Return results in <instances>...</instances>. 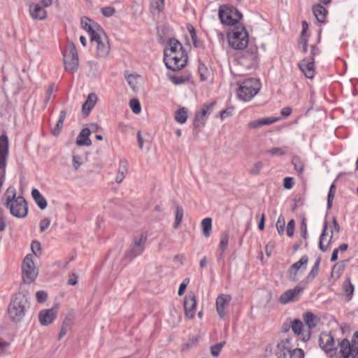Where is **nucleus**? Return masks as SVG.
<instances>
[{"mask_svg":"<svg viewBox=\"0 0 358 358\" xmlns=\"http://www.w3.org/2000/svg\"><path fill=\"white\" fill-rule=\"evenodd\" d=\"M5 196L6 199V205L14 217L23 218L27 215L28 207L27 202L22 196H16V190L14 187H9Z\"/></svg>","mask_w":358,"mask_h":358,"instance_id":"nucleus-1","label":"nucleus"},{"mask_svg":"<svg viewBox=\"0 0 358 358\" xmlns=\"http://www.w3.org/2000/svg\"><path fill=\"white\" fill-rule=\"evenodd\" d=\"M238 97L244 101H250L260 90L261 85L259 80L255 78L245 79L238 83Z\"/></svg>","mask_w":358,"mask_h":358,"instance_id":"nucleus-2","label":"nucleus"},{"mask_svg":"<svg viewBox=\"0 0 358 358\" xmlns=\"http://www.w3.org/2000/svg\"><path fill=\"white\" fill-rule=\"evenodd\" d=\"M229 45L236 50H243L249 42L248 33L243 24L234 27L228 34Z\"/></svg>","mask_w":358,"mask_h":358,"instance_id":"nucleus-3","label":"nucleus"},{"mask_svg":"<svg viewBox=\"0 0 358 358\" xmlns=\"http://www.w3.org/2000/svg\"><path fill=\"white\" fill-rule=\"evenodd\" d=\"M29 303L25 296L21 293L15 295L8 308V315L14 322L20 321L25 315Z\"/></svg>","mask_w":358,"mask_h":358,"instance_id":"nucleus-4","label":"nucleus"},{"mask_svg":"<svg viewBox=\"0 0 358 358\" xmlns=\"http://www.w3.org/2000/svg\"><path fill=\"white\" fill-rule=\"evenodd\" d=\"M219 18L221 22L226 26H238L243 24L240 22L243 15L234 7L222 5L219 8Z\"/></svg>","mask_w":358,"mask_h":358,"instance_id":"nucleus-5","label":"nucleus"},{"mask_svg":"<svg viewBox=\"0 0 358 358\" xmlns=\"http://www.w3.org/2000/svg\"><path fill=\"white\" fill-rule=\"evenodd\" d=\"M339 354L338 358H358V331L352 336L351 343L344 338L338 343Z\"/></svg>","mask_w":358,"mask_h":358,"instance_id":"nucleus-6","label":"nucleus"},{"mask_svg":"<svg viewBox=\"0 0 358 358\" xmlns=\"http://www.w3.org/2000/svg\"><path fill=\"white\" fill-rule=\"evenodd\" d=\"M64 65L66 71L74 73L79 66L78 54L75 45L71 43L69 44L63 53Z\"/></svg>","mask_w":358,"mask_h":358,"instance_id":"nucleus-7","label":"nucleus"},{"mask_svg":"<svg viewBox=\"0 0 358 358\" xmlns=\"http://www.w3.org/2000/svg\"><path fill=\"white\" fill-rule=\"evenodd\" d=\"M147 234L141 233V234L134 237L133 244L131 248L126 252L124 259L131 262L136 257L143 254L145 250V245L147 241Z\"/></svg>","mask_w":358,"mask_h":358,"instance_id":"nucleus-8","label":"nucleus"},{"mask_svg":"<svg viewBox=\"0 0 358 358\" xmlns=\"http://www.w3.org/2000/svg\"><path fill=\"white\" fill-rule=\"evenodd\" d=\"M92 43H96V55L99 57H106L110 52V45L108 37L103 30L99 31L96 35H93L90 39Z\"/></svg>","mask_w":358,"mask_h":358,"instance_id":"nucleus-9","label":"nucleus"},{"mask_svg":"<svg viewBox=\"0 0 358 358\" xmlns=\"http://www.w3.org/2000/svg\"><path fill=\"white\" fill-rule=\"evenodd\" d=\"M22 274L24 281L27 283L32 282L37 276V272L34 266L32 255H27L23 261Z\"/></svg>","mask_w":358,"mask_h":358,"instance_id":"nucleus-10","label":"nucleus"},{"mask_svg":"<svg viewBox=\"0 0 358 358\" xmlns=\"http://www.w3.org/2000/svg\"><path fill=\"white\" fill-rule=\"evenodd\" d=\"M238 62L247 69L255 66L258 62L257 48L250 46L238 58Z\"/></svg>","mask_w":358,"mask_h":358,"instance_id":"nucleus-11","label":"nucleus"},{"mask_svg":"<svg viewBox=\"0 0 358 358\" xmlns=\"http://www.w3.org/2000/svg\"><path fill=\"white\" fill-rule=\"evenodd\" d=\"M308 263V257L306 255H303L301 259L296 263L291 265L287 271V278L292 282L298 280V275L300 273L306 271Z\"/></svg>","mask_w":358,"mask_h":358,"instance_id":"nucleus-12","label":"nucleus"},{"mask_svg":"<svg viewBox=\"0 0 358 358\" xmlns=\"http://www.w3.org/2000/svg\"><path fill=\"white\" fill-rule=\"evenodd\" d=\"M319 345L320 348L330 357H332L336 350L334 338L330 333L322 332L320 335Z\"/></svg>","mask_w":358,"mask_h":358,"instance_id":"nucleus-13","label":"nucleus"},{"mask_svg":"<svg viewBox=\"0 0 358 358\" xmlns=\"http://www.w3.org/2000/svg\"><path fill=\"white\" fill-rule=\"evenodd\" d=\"M296 348L292 343V339H282L276 345L275 355L277 358H287Z\"/></svg>","mask_w":358,"mask_h":358,"instance_id":"nucleus-14","label":"nucleus"},{"mask_svg":"<svg viewBox=\"0 0 358 358\" xmlns=\"http://www.w3.org/2000/svg\"><path fill=\"white\" fill-rule=\"evenodd\" d=\"M303 291V288L299 285L296 286L294 289H288L280 295L279 302L285 305L289 302L297 301Z\"/></svg>","mask_w":358,"mask_h":358,"instance_id":"nucleus-15","label":"nucleus"},{"mask_svg":"<svg viewBox=\"0 0 358 358\" xmlns=\"http://www.w3.org/2000/svg\"><path fill=\"white\" fill-rule=\"evenodd\" d=\"M166 67L174 71H179L184 68L187 62V56L176 57L164 59Z\"/></svg>","mask_w":358,"mask_h":358,"instance_id":"nucleus-16","label":"nucleus"},{"mask_svg":"<svg viewBox=\"0 0 358 358\" xmlns=\"http://www.w3.org/2000/svg\"><path fill=\"white\" fill-rule=\"evenodd\" d=\"M299 67L307 78L312 79L315 76L314 58L309 57L299 63Z\"/></svg>","mask_w":358,"mask_h":358,"instance_id":"nucleus-17","label":"nucleus"},{"mask_svg":"<svg viewBox=\"0 0 358 358\" xmlns=\"http://www.w3.org/2000/svg\"><path fill=\"white\" fill-rule=\"evenodd\" d=\"M291 328L293 332L299 336L303 341H306L310 338V331L304 329L303 322L298 319L294 320L291 322Z\"/></svg>","mask_w":358,"mask_h":358,"instance_id":"nucleus-18","label":"nucleus"},{"mask_svg":"<svg viewBox=\"0 0 358 358\" xmlns=\"http://www.w3.org/2000/svg\"><path fill=\"white\" fill-rule=\"evenodd\" d=\"M196 306V296L194 294H189L184 299V308L186 316L192 319L194 317V310Z\"/></svg>","mask_w":358,"mask_h":358,"instance_id":"nucleus-19","label":"nucleus"},{"mask_svg":"<svg viewBox=\"0 0 358 358\" xmlns=\"http://www.w3.org/2000/svg\"><path fill=\"white\" fill-rule=\"evenodd\" d=\"M81 25L82 27L89 33L90 39L93 35H96V34L99 33V31L103 30L97 23L87 17H83L81 18Z\"/></svg>","mask_w":358,"mask_h":358,"instance_id":"nucleus-20","label":"nucleus"},{"mask_svg":"<svg viewBox=\"0 0 358 358\" xmlns=\"http://www.w3.org/2000/svg\"><path fill=\"white\" fill-rule=\"evenodd\" d=\"M57 313V311L55 308L42 310L38 315L41 324L43 326L51 324L55 320Z\"/></svg>","mask_w":358,"mask_h":358,"instance_id":"nucleus-21","label":"nucleus"},{"mask_svg":"<svg viewBox=\"0 0 358 358\" xmlns=\"http://www.w3.org/2000/svg\"><path fill=\"white\" fill-rule=\"evenodd\" d=\"M231 297L229 294H220L216 299V309L218 315L221 318H224L226 315L224 309L231 301Z\"/></svg>","mask_w":358,"mask_h":358,"instance_id":"nucleus-22","label":"nucleus"},{"mask_svg":"<svg viewBox=\"0 0 358 358\" xmlns=\"http://www.w3.org/2000/svg\"><path fill=\"white\" fill-rule=\"evenodd\" d=\"M29 13L34 20H42L47 16L46 10L38 3H32L29 6Z\"/></svg>","mask_w":358,"mask_h":358,"instance_id":"nucleus-23","label":"nucleus"},{"mask_svg":"<svg viewBox=\"0 0 358 358\" xmlns=\"http://www.w3.org/2000/svg\"><path fill=\"white\" fill-rule=\"evenodd\" d=\"M279 120L278 117H266L248 122V127L250 129H258L264 125L271 124Z\"/></svg>","mask_w":358,"mask_h":358,"instance_id":"nucleus-24","label":"nucleus"},{"mask_svg":"<svg viewBox=\"0 0 358 358\" xmlns=\"http://www.w3.org/2000/svg\"><path fill=\"white\" fill-rule=\"evenodd\" d=\"M91 131L88 128L83 129L78 134L76 140V143L80 145L89 146L92 145V141L90 139Z\"/></svg>","mask_w":358,"mask_h":358,"instance_id":"nucleus-25","label":"nucleus"},{"mask_svg":"<svg viewBox=\"0 0 358 358\" xmlns=\"http://www.w3.org/2000/svg\"><path fill=\"white\" fill-rule=\"evenodd\" d=\"M97 100V96L94 93H90L85 102L83 103L82 107V112L84 115L87 116L89 115L90 111L94 108Z\"/></svg>","mask_w":358,"mask_h":358,"instance_id":"nucleus-26","label":"nucleus"},{"mask_svg":"<svg viewBox=\"0 0 358 358\" xmlns=\"http://www.w3.org/2000/svg\"><path fill=\"white\" fill-rule=\"evenodd\" d=\"M313 12L317 20L320 23H324L326 20L327 11L324 7L317 4L313 6Z\"/></svg>","mask_w":358,"mask_h":358,"instance_id":"nucleus-27","label":"nucleus"},{"mask_svg":"<svg viewBox=\"0 0 358 358\" xmlns=\"http://www.w3.org/2000/svg\"><path fill=\"white\" fill-rule=\"evenodd\" d=\"M31 196L37 206L41 210H43L47 207L48 203L45 198L41 194V192L37 189H32Z\"/></svg>","mask_w":358,"mask_h":358,"instance_id":"nucleus-28","label":"nucleus"},{"mask_svg":"<svg viewBox=\"0 0 358 358\" xmlns=\"http://www.w3.org/2000/svg\"><path fill=\"white\" fill-rule=\"evenodd\" d=\"M183 50V47L178 41H177L175 38H171L169 41L167 45L164 50V55L168 54V51H171V52H174L177 51L179 52Z\"/></svg>","mask_w":358,"mask_h":358,"instance_id":"nucleus-29","label":"nucleus"},{"mask_svg":"<svg viewBox=\"0 0 358 358\" xmlns=\"http://www.w3.org/2000/svg\"><path fill=\"white\" fill-rule=\"evenodd\" d=\"M127 173V161L125 159H120L119 163V169L115 178V181L120 183L124 178Z\"/></svg>","mask_w":358,"mask_h":358,"instance_id":"nucleus-30","label":"nucleus"},{"mask_svg":"<svg viewBox=\"0 0 358 358\" xmlns=\"http://www.w3.org/2000/svg\"><path fill=\"white\" fill-rule=\"evenodd\" d=\"M164 8V0H150V10L153 15H159Z\"/></svg>","mask_w":358,"mask_h":358,"instance_id":"nucleus-31","label":"nucleus"},{"mask_svg":"<svg viewBox=\"0 0 358 358\" xmlns=\"http://www.w3.org/2000/svg\"><path fill=\"white\" fill-rule=\"evenodd\" d=\"M327 226H328V222L327 220L324 221V227H323V231H322V234L320 235V243H319V247H320V249L322 251V252H325L328 249V247L330 244V242L333 238V231H331V235L329 238V240L328 241L327 243V244H324V237L326 236V231L327 230Z\"/></svg>","mask_w":358,"mask_h":358,"instance_id":"nucleus-32","label":"nucleus"},{"mask_svg":"<svg viewBox=\"0 0 358 358\" xmlns=\"http://www.w3.org/2000/svg\"><path fill=\"white\" fill-rule=\"evenodd\" d=\"M303 320L306 325L308 326L307 331H310V329L315 328L318 323V318L311 313H307L303 315Z\"/></svg>","mask_w":358,"mask_h":358,"instance_id":"nucleus-33","label":"nucleus"},{"mask_svg":"<svg viewBox=\"0 0 358 358\" xmlns=\"http://www.w3.org/2000/svg\"><path fill=\"white\" fill-rule=\"evenodd\" d=\"M66 116V111L65 110H62L59 113V117L57 120L55 127L52 129V134L55 136H58L63 127L64 122L65 120Z\"/></svg>","mask_w":358,"mask_h":358,"instance_id":"nucleus-34","label":"nucleus"},{"mask_svg":"<svg viewBox=\"0 0 358 358\" xmlns=\"http://www.w3.org/2000/svg\"><path fill=\"white\" fill-rule=\"evenodd\" d=\"M203 234L205 237L208 238L212 230V219L210 217L204 218L201 223Z\"/></svg>","mask_w":358,"mask_h":358,"instance_id":"nucleus-35","label":"nucleus"},{"mask_svg":"<svg viewBox=\"0 0 358 358\" xmlns=\"http://www.w3.org/2000/svg\"><path fill=\"white\" fill-rule=\"evenodd\" d=\"M187 110L185 108H181L175 113L174 118L179 124H184L187 120Z\"/></svg>","mask_w":358,"mask_h":358,"instance_id":"nucleus-36","label":"nucleus"},{"mask_svg":"<svg viewBox=\"0 0 358 358\" xmlns=\"http://www.w3.org/2000/svg\"><path fill=\"white\" fill-rule=\"evenodd\" d=\"M343 289L348 297V301H350L352 299L355 290V287L350 278H348L343 282Z\"/></svg>","mask_w":358,"mask_h":358,"instance_id":"nucleus-37","label":"nucleus"},{"mask_svg":"<svg viewBox=\"0 0 358 358\" xmlns=\"http://www.w3.org/2000/svg\"><path fill=\"white\" fill-rule=\"evenodd\" d=\"M292 163L294 166V169L297 171L299 176H302L304 170V163L298 156H294L292 158Z\"/></svg>","mask_w":358,"mask_h":358,"instance_id":"nucleus-38","label":"nucleus"},{"mask_svg":"<svg viewBox=\"0 0 358 358\" xmlns=\"http://www.w3.org/2000/svg\"><path fill=\"white\" fill-rule=\"evenodd\" d=\"M229 243V234L227 232H224L221 235L220 242L219 244V250L220 251L219 258H221L223 252L226 250Z\"/></svg>","mask_w":358,"mask_h":358,"instance_id":"nucleus-39","label":"nucleus"},{"mask_svg":"<svg viewBox=\"0 0 358 358\" xmlns=\"http://www.w3.org/2000/svg\"><path fill=\"white\" fill-rule=\"evenodd\" d=\"M320 264V259L318 258L315 261L314 266H313L312 269L310 270V271L309 272V273L308 274V275L306 277L307 282H311L318 274Z\"/></svg>","mask_w":358,"mask_h":358,"instance_id":"nucleus-40","label":"nucleus"},{"mask_svg":"<svg viewBox=\"0 0 358 358\" xmlns=\"http://www.w3.org/2000/svg\"><path fill=\"white\" fill-rule=\"evenodd\" d=\"M183 208L182 206L177 205L176 206V218L173 224V227L177 229L181 223L183 218Z\"/></svg>","mask_w":358,"mask_h":358,"instance_id":"nucleus-41","label":"nucleus"},{"mask_svg":"<svg viewBox=\"0 0 358 358\" xmlns=\"http://www.w3.org/2000/svg\"><path fill=\"white\" fill-rule=\"evenodd\" d=\"M125 78L133 90H136L138 85V76L136 74H129L125 76Z\"/></svg>","mask_w":358,"mask_h":358,"instance_id":"nucleus-42","label":"nucleus"},{"mask_svg":"<svg viewBox=\"0 0 358 358\" xmlns=\"http://www.w3.org/2000/svg\"><path fill=\"white\" fill-rule=\"evenodd\" d=\"M276 229L278 231V233L280 236L283 235L285 231V220L284 217L280 215L277 220L276 224Z\"/></svg>","mask_w":358,"mask_h":358,"instance_id":"nucleus-43","label":"nucleus"},{"mask_svg":"<svg viewBox=\"0 0 358 358\" xmlns=\"http://www.w3.org/2000/svg\"><path fill=\"white\" fill-rule=\"evenodd\" d=\"M168 78L174 85H182L187 81L188 78L185 76H176L169 74Z\"/></svg>","mask_w":358,"mask_h":358,"instance_id":"nucleus-44","label":"nucleus"},{"mask_svg":"<svg viewBox=\"0 0 358 358\" xmlns=\"http://www.w3.org/2000/svg\"><path fill=\"white\" fill-rule=\"evenodd\" d=\"M336 193V186L333 183L330 186L329 191L328 193V197H327V208L330 209L332 206V201L334 198Z\"/></svg>","mask_w":358,"mask_h":358,"instance_id":"nucleus-45","label":"nucleus"},{"mask_svg":"<svg viewBox=\"0 0 358 358\" xmlns=\"http://www.w3.org/2000/svg\"><path fill=\"white\" fill-rule=\"evenodd\" d=\"M129 106H130V108L134 113L138 114L141 113V107L140 102L138 99H131L129 101Z\"/></svg>","mask_w":358,"mask_h":358,"instance_id":"nucleus-46","label":"nucleus"},{"mask_svg":"<svg viewBox=\"0 0 358 358\" xmlns=\"http://www.w3.org/2000/svg\"><path fill=\"white\" fill-rule=\"evenodd\" d=\"M206 120V118L198 112L194 117V125L195 127L204 126Z\"/></svg>","mask_w":358,"mask_h":358,"instance_id":"nucleus-47","label":"nucleus"},{"mask_svg":"<svg viewBox=\"0 0 358 358\" xmlns=\"http://www.w3.org/2000/svg\"><path fill=\"white\" fill-rule=\"evenodd\" d=\"M224 344H225V342H221V343H217V344L211 346L210 347L211 355L213 357H217L220 355V351H221L222 348H223V346L224 345Z\"/></svg>","mask_w":358,"mask_h":358,"instance_id":"nucleus-48","label":"nucleus"},{"mask_svg":"<svg viewBox=\"0 0 358 358\" xmlns=\"http://www.w3.org/2000/svg\"><path fill=\"white\" fill-rule=\"evenodd\" d=\"M198 71L200 76V80L201 81L206 80L208 74L207 68L203 64H199Z\"/></svg>","mask_w":358,"mask_h":358,"instance_id":"nucleus-49","label":"nucleus"},{"mask_svg":"<svg viewBox=\"0 0 358 358\" xmlns=\"http://www.w3.org/2000/svg\"><path fill=\"white\" fill-rule=\"evenodd\" d=\"M115 13V9L112 6H106L101 8V13L103 16L109 17L113 16Z\"/></svg>","mask_w":358,"mask_h":358,"instance_id":"nucleus-50","label":"nucleus"},{"mask_svg":"<svg viewBox=\"0 0 358 358\" xmlns=\"http://www.w3.org/2000/svg\"><path fill=\"white\" fill-rule=\"evenodd\" d=\"M263 167V163L262 162H256L250 171V173L253 176H257L259 173L261 169Z\"/></svg>","mask_w":358,"mask_h":358,"instance_id":"nucleus-51","label":"nucleus"},{"mask_svg":"<svg viewBox=\"0 0 358 358\" xmlns=\"http://www.w3.org/2000/svg\"><path fill=\"white\" fill-rule=\"evenodd\" d=\"M185 56H187V54L185 53V50L183 51H179V52H171V51H168V54H164V59H169L171 57H185Z\"/></svg>","mask_w":358,"mask_h":358,"instance_id":"nucleus-52","label":"nucleus"},{"mask_svg":"<svg viewBox=\"0 0 358 358\" xmlns=\"http://www.w3.org/2000/svg\"><path fill=\"white\" fill-rule=\"evenodd\" d=\"M294 229H295V222L294 220H291L289 221L287 226V229H286L287 235L289 237H292L294 235Z\"/></svg>","mask_w":358,"mask_h":358,"instance_id":"nucleus-53","label":"nucleus"},{"mask_svg":"<svg viewBox=\"0 0 358 358\" xmlns=\"http://www.w3.org/2000/svg\"><path fill=\"white\" fill-rule=\"evenodd\" d=\"M73 166L75 170H78L83 164V158L80 155H74L72 159Z\"/></svg>","mask_w":358,"mask_h":358,"instance_id":"nucleus-54","label":"nucleus"},{"mask_svg":"<svg viewBox=\"0 0 358 358\" xmlns=\"http://www.w3.org/2000/svg\"><path fill=\"white\" fill-rule=\"evenodd\" d=\"M55 90V84L54 83L50 84L46 91V93H45V103H48L51 99Z\"/></svg>","mask_w":358,"mask_h":358,"instance_id":"nucleus-55","label":"nucleus"},{"mask_svg":"<svg viewBox=\"0 0 358 358\" xmlns=\"http://www.w3.org/2000/svg\"><path fill=\"white\" fill-rule=\"evenodd\" d=\"M289 358H304V352L301 349L296 348L289 355Z\"/></svg>","mask_w":358,"mask_h":358,"instance_id":"nucleus-56","label":"nucleus"},{"mask_svg":"<svg viewBox=\"0 0 358 358\" xmlns=\"http://www.w3.org/2000/svg\"><path fill=\"white\" fill-rule=\"evenodd\" d=\"M299 45L301 48L303 52H306L307 51V50H308V39H307L306 35L301 34Z\"/></svg>","mask_w":358,"mask_h":358,"instance_id":"nucleus-57","label":"nucleus"},{"mask_svg":"<svg viewBox=\"0 0 358 358\" xmlns=\"http://www.w3.org/2000/svg\"><path fill=\"white\" fill-rule=\"evenodd\" d=\"M50 224V220L49 218L45 217L43 219L39 224L41 232L45 231L49 227Z\"/></svg>","mask_w":358,"mask_h":358,"instance_id":"nucleus-58","label":"nucleus"},{"mask_svg":"<svg viewBox=\"0 0 358 358\" xmlns=\"http://www.w3.org/2000/svg\"><path fill=\"white\" fill-rule=\"evenodd\" d=\"M47 293L45 291H38L36 294V300L39 303H43L47 299Z\"/></svg>","mask_w":358,"mask_h":358,"instance_id":"nucleus-59","label":"nucleus"},{"mask_svg":"<svg viewBox=\"0 0 358 358\" xmlns=\"http://www.w3.org/2000/svg\"><path fill=\"white\" fill-rule=\"evenodd\" d=\"M294 184V178L292 177H286L284 178L283 186L285 189H290Z\"/></svg>","mask_w":358,"mask_h":358,"instance_id":"nucleus-60","label":"nucleus"},{"mask_svg":"<svg viewBox=\"0 0 358 358\" xmlns=\"http://www.w3.org/2000/svg\"><path fill=\"white\" fill-rule=\"evenodd\" d=\"M189 282V278H185L182 282L180 285V287H179V289H178V294L179 296H182L186 288H187V286L188 285Z\"/></svg>","mask_w":358,"mask_h":358,"instance_id":"nucleus-61","label":"nucleus"},{"mask_svg":"<svg viewBox=\"0 0 358 358\" xmlns=\"http://www.w3.org/2000/svg\"><path fill=\"white\" fill-rule=\"evenodd\" d=\"M301 232L302 237L304 239H306L308 237V232H307V225H306L305 219H303L301 223Z\"/></svg>","mask_w":358,"mask_h":358,"instance_id":"nucleus-62","label":"nucleus"},{"mask_svg":"<svg viewBox=\"0 0 358 358\" xmlns=\"http://www.w3.org/2000/svg\"><path fill=\"white\" fill-rule=\"evenodd\" d=\"M6 227V219L3 210L0 208V232L4 231Z\"/></svg>","mask_w":358,"mask_h":358,"instance_id":"nucleus-63","label":"nucleus"},{"mask_svg":"<svg viewBox=\"0 0 358 358\" xmlns=\"http://www.w3.org/2000/svg\"><path fill=\"white\" fill-rule=\"evenodd\" d=\"M268 153L272 155H285V152L282 150V148H271L270 150H268L267 151Z\"/></svg>","mask_w":358,"mask_h":358,"instance_id":"nucleus-64","label":"nucleus"}]
</instances>
